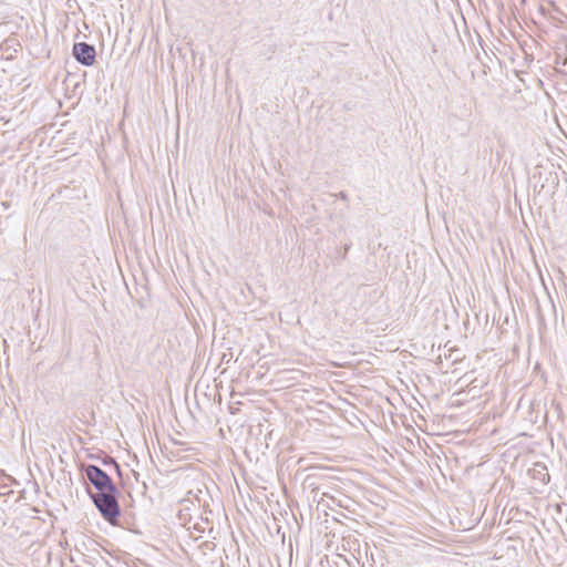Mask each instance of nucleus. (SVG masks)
I'll return each instance as SVG.
<instances>
[{"instance_id": "nucleus-1", "label": "nucleus", "mask_w": 567, "mask_h": 567, "mask_svg": "<svg viewBox=\"0 0 567 567\" xmlns=\"http://www.w3.org/2000/svg\"><path fill=\"white\" fill-rule=\"evenodd\" d=\"M117 492L92 493L89 495L102 517L110 524H115L121 515V508L117 501Z\"/></svg>"}, {"instance_id": "nucleus-2", "label": "nucleus", "mask_w": 567, "mask_h": 567, "mask_svg": "<svg viewBox=\"0 0 567 567\" xmlns=\"http://www.w3.org/2000/svg\"><path fill=\"white\" fill-rule=\"evenodd\" d=\"M87 481L95 487L96 493L117 492V487L106 472L96 465L89 464L83 468Z\"/></svg>"}, {"instance_id": "nucleus-3", "label": "nucleus", "mask_w": 567, "mask_h": 567, "mask_svg": "<svg viewBox=\"0 0 567 567\" xmlns=\"http://www.w3.org/2000/svg\"><path fill=\"white\" fill-rule=\"evenodd\" d=\"M72 54L82 65L90 66L95 62V48L86 42L74 43Z\"/></svg>"}, {"instance_id": "nucleus-4", "label": "nucleus", "mask_w": 567, "mask_h": 567, "mask_svg": "<svg viewBox=\"0 0 567 567\" xmlns=\"http://www.w3.org/2000/svg\"><path fill=\"white\" fill-rule=\"evenodd\" d=\"M337 196H338L341 200H344V202H347V200H348V195H347L344 192H340Z\"/></svg>"}]
</instances>
